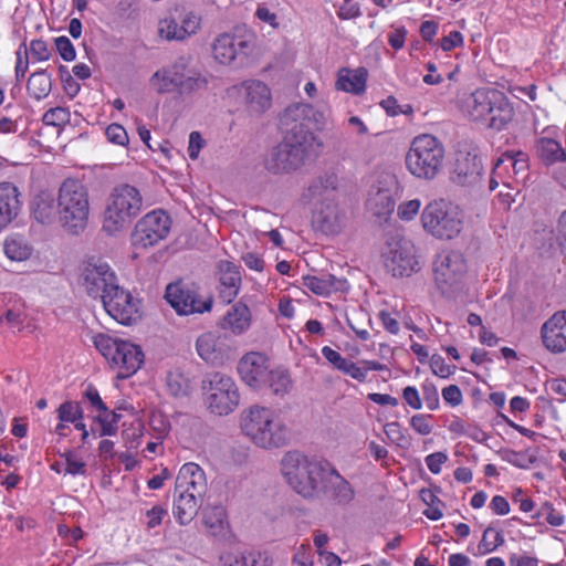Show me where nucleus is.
<instances>
[{
	"mask_svg": "<svg viewBox=\"0 0 566 566\" xmlns=\"http://www.w3.org/2000/svg\"><path fill=\"white\" fill-rule=\"evenodd\" d=\"M338 188V175L334 170H327L313 180L303 197L306 200L336 199Z\"/></svg>",
	"mask_w": 566,
	"mask_h": 566,
	"instance_id": "29",
	"label": "nucleus"
},
{
	"mask_svg": "<svg viewBox=\"0 0 566 566\" xmlns=\"http://www.w3.org/2000/svg\"><path fill=\"white\" fill-rule=\"evenodd\" d=\"M292 379L284 369L270 370L263 387H269L276 396L283 397L292 389Z\"/></svg>",
	"mask_w": 566,
	"mask_h": 566,
	"instance_id": "40",
	"label": "nucleus"
},
{
	"mask_svg": "<svg viewBox=\"0 0 566 566\" xmlns=\"http://www.w3.org/2000/svg\"><path fill=\"white\" fill-rule=\"evenodd\" d=\"M396 201L388 188H371L366 207L373 216L387 220L395 210Z\"/></svg>",
	"mask_w": 566,
	"mask_h": 566,
	"instance_id": "32",
	"label": "nucleus"
},
{
	"mask_svg": "<svg viewBox=\"0 0 566 566\" xmlns=\"http://www.w3.org/2000/svg\"><path fill=\"white\" fill-rule=\"evenodd\" d=\"M327 465V461L307 457L297 450L285 452L280 462L287 484L305 499L318 496Z\"/></svg>",
	"mask_w": 566,
	"mask_h": 566,
	"instance_id": "3",
	"label": "nucleus"
},
{
	"mask_svg": "<svg viewBox=\"0 0 566 566\" xmlns=\"http://www.w3.org/2000/svg\"><path fill=\"white\" fill-rule=\"evenodd\" d=\"M55 46H56V50L60 53L61 57L64 61L70 62L75 59V56H76L75 49L69 38H66V36L56 38Z\"/></svg>",
	"mask_w": 566,
	"mask_h": 566,
	"instance_id": "57",
	"label": "nucleus"
},
{
	"mask_svg": "<svg viewBox=\"0 0 566 566\" xmlns=\"http://www.w3.org/2000/svg\"><path fill=\"white\" fill-rule=\"evenodd\" d=\"M61 422H75L83 419V409L77 402L65 401L57 409Z\"/></svg>",
	"mask_w": 566,
	"mask_h": 566,
	"instance_id": "51",
	"label": "nucleus"
},
{
	"mask_svg": "<svg viewBox=\"0 0 566 566\" xmlns=\"http://www.w3.org/2000/svg\"><path fill=\"white\" fill-rule=\"evenodd\" d=\"M117 418L118 416L114 411H111L108 408H106V411L98 412L96 417V420L99 424L98 436L103 437L114 434L117 430Z\"/></svg>",
	"mask_w": 566,
	"mask_h": 566,
	"instance_id": "50",
	"label": "nucleus"
},
{
	"mask_svg": "<svg viewBox=\"0 0 566 566\" xmlns=\"http://www.w3.org/2000/svg\"><path fill=\"white\" fill-rule=\"evenodd\" d=\"M153 471H154L153 476L147 480V486L150 490H158V489L163 488L164 482L166 480H168L171 476V474H170L169 470L165 467H160L158 472H156L157 469L154 467Z\"/></svg>",
	"mask_w": 566,
	"mask_h": 566,
	"instance_id": "61",
	"label": "nucleus"
},
{
	"mask_svg": "<svg viewBox=\"0 0 566 566\" xmlns=\"http://www.w3.org/2000/svg\"><path fill=\"white\" fill-rule=\"evenodd\" d=\"M208 491L205 471L193 462L185 463L176 478L172 513L181 525L189 524L201 507Z\"/></svg>",
	"mask_w": 566,
	"mask_h": 566,
	"instance_id": "4",
	"label": "nucleus"
},
{
	"mask_svg": "<svg viewBox=\"0 0 566 566\" xmlns=\"http://www.w3.org/2000/svg\"><path fill=\"white\" fill-rule=\"evenodd\" d=\"M201 15L193 11L182 9L178 15L179 30L184 41L198 33L201 28Z\"/></svg>",
	"mask_w": 566,
	"mask_h": 566,
	"instance_id": "43",
	"label": "nucleus"
},
{
	"mask_svg": "<svg viewBox=\"0 0 566 566\" xmlns=\"http://www.w3.org/2000/svg\"><path fill=\"white\" fill-rule=\"evenodd\" d=\"M107 139L116 145L124 146L128 143V135L125 128L119 124H111L105 130Z\"/></svg>",
	"mask_w": 566,
	"mask_h": 566,
	"instance_id": "54",
	"label": "nucleus"
},
{
	"mask_svg": "<svg viewBox=\"0 0 566 566\" xmlns=\"http://www.w3.org/2000/svg\"><path fill=\"white\" fill-rule=\"evenodd\" d=\"M28 49L25 48L24 44H21L19 50L17 51L15 77L18 82H20L24 77L28 71Z\"/></svg>",
	"mask_w": 566,
	"mask_h": 566,
	"instance_id": "58",
	"label": "nucleus"
},
{
	"mask_svg": "<svg viewBox=\"0 0 566 566\" xmlns=\"http://www.w3.org/2000/svg\"><path fill=\"white\" fill-rule=\"evenodd\" d=\"M521 156H523L521 153L516 155L503 154L495 161V174H497V170H501L502 168L506 169L507 167H512L515 174L524 171L527 168V164L524 158H520Z\"/></svg>",
	"mask_w": 566,
	"mask_h": 566,
	"instance_id": "47",
	"label": "nucleus"
},
{
	"mask_svg": "<svg viewBox=\"0 0 566 566\" xmlns=\"http://www.w3.org/2000/svg\"><path fill=\"white\" fill-rule=\"evenodd\" d=\"M149 86L157 93H178V83L175 75V61L157 70L149 78Z\"/></svg>",
	"mask_w": 566,
	"mask_h": 566,
	"instance_id": "36",
	"label": "nucleus"
},
{
	"mask_svg": "<svg viewBox=\"0 0 566 566\" xmlns=\"http://www.w3.org/2000/svg\"><path fill=\"white\" fill-rule=\"evenodd\" d=\"M492 111L486 118L488 126L502 130L506 127V125L512 120L514 111L511 106L507 97L501 93L500 97L496 101V105H492Z\"/></svg>",
	"mask_w": 566,
	"mask_h": 566,
	"instance_id": "37",
	"label": "nucleus"
},
{
	"mask_svg": "<svg viewBox=\"0 0 566 566\" xmlns=\"http://www.w3.org/2000/svg\"><path fill=\"white\" fill-rule=\"evenodd\" d=\"M70 112L65 107H54L46 111L43 115V123L51 126H63L70 122Z\"/></svg>",
	"mask_w": 566,
	"mask_h": 566,
	"instance_id": "52",
	"label": "nucleus"
},
{
	"mask_svg": "<svg viewBox=\"0 0 566 566\" xmlns=\"http://www.w3.org/2000/svg\"><path fill=\"white\" fill-rule=\"evenodd\" d=\"M208 409L218 416L234 411L240 402V394L234 380L224 374L213 373L203 381Z\"/></svg>",
	"mask_w": 566,
	"mask_h": 566,
	"instance_id": "11",
	"label": "nucleus"
},
{
	"mask_svg": "<svg viewBox=\"0 0 566 566\" xmlns=\"http://www.w3.org/2000/svg\"><path fill=\"white\" fill-rule=\"evenodd\" d=\"M56 202L61 227L72 234L82 232L86 228L90 213L86 187L78 179H65L59 188Z\"/></svg>",
	"mask_w": 566,
	"mask_h": 566,
	"instance_id": "5",
	"label": "nucleus"
},
{
	"mask_svg": "<svg viewBox=\"0 0 566 566\" xmlns=\"http://www.w3.org/2000/svg\"><path fill=\"white\" fill-rule=\"evenodd\" d=\"M424 461L431 473L439 474L442 464L448 461V455L444 452H434L427 455Z\"/></svg>",
	"mask_w": 566,
	"mask_h": 566,
	"instance_id": "62",
	"label": "nucleus"
},
{
	"mask_svg": "<svg viewBox=\"0 0 566 566\" xmlns=\"http://www.w3.org/2000/svg\"><path fill=\"white\" fill-rule=\"evenodd\" d=\"M384 431L388 439L398 446H403V442H407L402 428L397 421L385 424Z\"/></svg>",
	"mask_w": 566,
	"mask_h": 566,
	"instance_id": "59",
	"label": "nucleus"
},
{
	"mask_svg": "<svg viewBox=\"0 0 566 566\" xmlns=\"http://www.w3.org/2000/svg\"><path fill=\"white\" fill-rule=\"evenodd\" d=\"M439 45L444 52L452 51L463 45V35L459 31H451L440 40Z\"/></svg>",
	"mask_w": 566,
	"mask_h": 566,
	"instance_id": "60",
	"label": "nucleus"
},
{
	"mask_svg": "<svg viewBox=\"0 0 566 566\" xmlns=\"http://www.w3.org/2000/svg\"><path fill=\"white\" fill-rule=\"evenodd\" d=\"M312 153V150L283 138L269 151L265 158V168L272 174L291 172L303 166Z\"/></svg>",
	"mask_w": 566,
	"mask_h": 566,
	"instance_id": "15",
	"label": "nucleus"
},
{
	"mask_svg": "<svg viewBox=\"0 0 566 566\" xmlns=\"http://www.w3.org/2000/svg\"><path fill=\"white\" fill-rule=\"evenodd\" d=\"M198 355L209 364L220 365L224 359V349L220 337L208 332L200 335L196 343Z\"/></svg>",
	"mask_w": 566,
	"mask_h": 566,
	"instance_id": "34",
	"label": "nucleus"
},
{
	"mask_svg": "<svg viewBox=\"0 0 566 566\" xmlns=\"http://www.w3.org/2000/svg\"><path fill=\"white\" fill-rule=\"evenodd\" d=\"M444 153V146L437 137L419 135L406 154V167L412 176L432 180L443 168Z\"/></svg>",
	"mask_w": 566,
	"mask_h": 566,
	"instance_id": "6",
	"label": "nucleus"
},
{
	"mask_svg": "<svg viewBox=\"0 0 566 566\" xmlns=\"http://www.w3.org/2000/svg\"><path fill=\"white\" fill-rule=\"evenodd\" d=\"M360 14V7L357 2L352 0H345L339 7L338 17L340 19H354Z\"/></svg>",
	"mask_w": 566,
	"mask_h": 566,
	"instance_id": "64",
	"label": "nucleus"
},
{
	"mask_svg": "<svg viewBox=\"0 0 566 566\" xmlns=\"http://www.w3.org/2000/svg\"><path fill=\"white\" fill-rule=\"evenodd\" d=\"M502 92L493 88H479L474 91L464 101V111L468 116L475 122H486L492 105H496V101Z\"/></svg>",
	"mask_w": 566,
	"mask_h": 566,
	"instance_id": "25",
	"label": "nucleus"
},
{
	"mask_svg": "<svg viewBox=\"0 0 566 566\" xmlns=\"http://www.w3.org/2000/svg\"><path fill=\"white\" fill-rule=\"evenodd\" d=\"M30 54L36 61H46L51 55L46 43L42 40H33L30 43Z\"/></svg>",
	"mask_w": 566,
	"mask_h": 566,
	"instance_id": "63",
	"label": "nucleus"
},
{
	"mask_svg": "<svg viewBox=\"0 0 566 566\" xmlns=\"http://www.w3.org/2000/svg\"><path fill=\"white\" fill-rule=\"evenodd\" d=\"M171 228L170 217L161 209L144 216V248L167 238Z\"/></svg>",
	"mask_w": 566,
	"mask_h": 566,
	"instance_id": "27",
	"label": "nucleus"
},
{
	"mask_svg": "<svg viewBox=\"0 0 566 566\" xmlns=\"http://www.w3.org/2000/svg\"><path fill=\"white\" fill-rule=\"evenodd\" d=\"M4 253L13 261H22L29 258L31 249L17 239H8L4 242Z\"/></svg>",
	"mask_w": 566,
	"mask_h": 566,
	"instance_id": "49",
	"label": "nucleus"
},
{
	"mask_svg": "<svg viewBox=\"0 0 566 566\" xmlns=\"http://www.w3.org/2000/svg\"><path fill=\"white\" fill-rule=\"evenodd\" d=\"M192 56L180 55L175 60V75L179 95H191L208 86V78L198 70L190 67Z\"/></svg>",
	"mask_w": 566,
	"mask_h": 566,
	"instance_id": "19",
	"label": "nucleus"
},
{
	"mask_svg": "<svg viewBox=\"0 0 566 566\" xmlns=\"http://www.w3.org/2000/svg\"><path fill=\"white\" fill-rule=\"evenodd\" d=\"M384 258L392 276H409L420 269L415 244L403 238H392L387 243Z\"/></svg>",
	"mask_w": 566,
	"mask_h": 566,
	"instance_id": "13",
	"label": "nucleus"
},
{
	"mask_svg": "<svg viewBox=\"0 0 566 566\" xmlns=\"http://www.w3.org/2000/svg\"><path fill=\"white\" fill-rule=\"evenodd\" d=\"M421 222L427 232L442 240L458 237L463 224L460 209L443 199L433 200L424 207Z\"/></svg>",
	"mask_w": 566,
	"mask_h": 566,
	"instance_id": "8",
	"label": "nucleus"
},
{
	"mask_svg": "<svg viewBox=\"0 0 566 566\" xmlns=\"http://www.w3.org/2000/svg\"><path fill=\"white\" fill-rule=\"evenodd\" d=\"M234 88L251 115H262L271 107V90L263 82L256 80L244 81Z\"/></svg>",
	"mask_w": 566,
	"mask_h": 566,
	"instance_id": "18",
	"label": "nucleus"
},
{
	"mask_svg": "<svg viewBox=\"0 0 566 566\" xmlns=\"http://www.w3.org/2000/svg\"><path fill=\"white\" fill-rule=\"evenodd\" d=\"M223 566H272L266 553L255 549H229L220 555Z\"/></svg>",
	"mask_w": 566,
	"mask_h": 566,
	"instance_id": "30",
	"label": "nucleus"
},
{
	"mask_svg": "<svg viewBox=\"0 0 566 566\" xmlns=\"http://www.w3.org/2000/svg\"><path fill=\"white\" fill-rule=\"evenodd\" d=\"M253 49L250 35L223 32L218 34L211 43L213 60L226 66L243 63Z\"/></svg>",
	"mask_w": 566,
	"mask_h": 566,
	"instance_id": "12",
	"label": "nucleus"
},
{
	"mask_svg": "<svg viewBox=\"0 0 566 566\" xmlns=\"http://www.w3.org/2000/svg\"><path fill=\"white\" fill-rule=\"evenodd\" d=\"M202 518L206 527L214 536L222 534L227 528V514L224 507L221 505L205 507Z\"/></svg>",
	"mask_w": 566,
	"mask_h": 566,
	"instance_id": "38",
	"label": "nucleus"
},
{
	"mask_svg": "<svg viewBox=\"0 0 566 566\" xmlns=\"http://www.w3.org/2000/svg\"><path fill=\"white\" fill-rule=\"evenodd\" d=\"M157 33L166 41H184L179 23L174 18H165L158 22Z\"/></svg>",
	"mask_w": 566,
	"mask_h": 566,
	"instance_id": "46",
	"label": "nucleus"
},
{
	"mask_svg": "<svg viewBox=\"0 0 566 566\" xmlns=\"http://www.w3.org/2000/svg\"><path fill=\"white\" fill-rule=\"evenodd\" d=\"M142 208L139 190L129 185L116 187L109 195L103 213V230L115 234L126 229Z\"/></svg>",
	"mask_w": 566,
	"mask_h": 566,
	"instance_id": "7",
	"label": "nucleus"
},
{
	"mask_svg": "<svg viewBox=\"0 0 566 566\" xmlns=\"http://www.w3.org/2000/svg\"><path fill=\"white\" fill-rule=\"evenodd\" d=\"M337 279L332 274H322L319 276L308 275L303 277V284L310 291L315 293L316 295H328L333 291H336L337 287Z\"/></svg>",
	"mask_w": 566,
	"mask_h": 566,
	"instance_id": "39",
	"label": "nucleus"
},
{
	"mask_svg": "<svg viewBox=\"0 0 566 566\" xmlns=\"http://www.w3.org/2000/svg\"><path fill=\"white\" fill-rule=\"evenodd\" d=\"M546 349L554 354L566 352V311L555 313L541 328Z\"/></svg>",
	"mask_w": 566,
	"mask_h": 566,
	"instance_id": "24",
	"label": "nucleus"
},
{
	"mask_svg": "<svg viewBox=\"0 0 566 566\" xmlns=\"http://www.w3.org/2000/svg\"><path fill=\"white\" fill-rule=\"evenodd\" d=\"M504 543V537L500 532H495L492 527H488L478 545L481 554L493 552Z\"/></svg>",
	"mask_w": 566,
	"mask_h": 566,
	"instance_id": "48",
	"label": "nucleus"
},
{
	"mask_svg": "<svg viewBox=\"0 0 566 566\" xmlns=\"http://www.w3.org/2000/svg\"><path fill=\"white\" fill-rule=\"evenodd\" d=\"M366 81L367 71L365 69H342L338 72L336 88L353 94H360L366 88Z\"/></svg>",
	"mask_w": 566,
	"mask_h": 566,
	"instance_id": "35",
	"label": "nucleus"
},
{
	"mask_svg": "<svg viewBox=\"0 0 566 566\" xmlns=\"http://www.w3.org/2000/svg\"><path fill=\"white\" fill-rule=\"evenodd\" d=\"M242 432L259 448L271 450L289 443L290 430L272 408L253 405L240 416Z\"/></svg>",
	"mask_w": 566,
	"mask_h": 566,
	"instance_id": "1",
	"label": "nucleus"
},
{
	"mask_svg": "<svg viewBox=\"0 0 566 566\" xmlns=\"http://www.w3.org/2000/svg\"><path fill=\"white\" fill-rule=\"evenodd\" d=\"M21 209L20 192L11 182L0 184V231L9 226Z\"/></svg>",
	"mask_w": 566,
	"mask_h": 566,
	"instance_id": "28",
	"label": "nucleus"
},
{
	"mask_svg": "<svg viewBox=\"0 0 566 566\" xmlns=\"http://www.w3.org/2000/svg\"><path fill=\"white\" fill-rule=\"evenodd\" d=\"M165 297L180 315L209 312L213 303L211 297L201 301L197 291L182 282L168 284Z\"/></svg>",
	"mask_w": 566,
	"mask_h": 566,
	"instance_id": "17",
	"label": "nucleus"
},
{
	"mask_svg": "<svg viewBox=\"0 0 566 566\" xmlns=\"http://www.w3.org/2000/svg\"><path fill=\"white\" fill-rule=\"evenodd\" d=\"M434 281L444 295H450L462 283L467 273V262L462 253H442L434 262Z\"/></svg>",
	"mask_w": 566,
	"mask_h": 566,
	"instance_id": "14",
	"label": "nucleus"
},
{
	"mask_svg": "<svg viewBox=\"0 0 566 566\" xmlns=\"http://www.w3.org/2000/svg\"><path fill=\"white\" fill-rule=\"evenodd\" d=\"M483 165L480 157L471 153L458 155L451 179L454 184L465 187L476 186L482 178Z\"/></svg>",
	"mask_w": 566,
	"mask_h": 566,
	"instance_id": "23",
	"label": "nucleus"
},
{
	"mask_svg": "<svg viewBox=\"0 0 566 566\" xmlns=\"http://www.w3.org/2000/svg\"><path fill=\"white\" fill-rule=\"evenodd\" d=\"M327 123L323 111L315 109L305 103H295L287 106L279 117V127L283 138L314 151L322 147L321 140L313 129L322 130Z\"/></svg>",
	"mask_w": 566,
	"mask_h": 566,
	"instance_id": "2",
	"label": "nucleus"
},
{
	"mask_svg": "<svg viewBox=\"0 0 566 566\" xmlns=\"http://www.w3.org/2000/svg\"><path fill=\"white\" fill-rule=\"evenodd\" d=\"M32 213L34 219L41 224H52L56 220L60 222V209L56 198L46 191H42L34 197Z\"/></svg>",
	"mask_w": 566,
	"mask_h": 566,
	"instance_id": "31",
	"label": "nucleus"
},
{
	"mask_svg": "<svg viewBox=\"0 0 566 566\" xmlns=\"http://www.w3.org/2000/svg\"><path fill=\"white\" fill-rule=\"evenodd\" d=\"M217 275L219 280V297L231 303L239 294L242 277L240 268L233 262L222 260L217 265Z\"/></svg>",
	"mask_w": 566,
	"mask_h": 566,
	"instance_id": "26",
	"label": "nucleus"
},
{
	"mask_svg": "<svg viewBox=\"0 0 566 566\" xmlns=\"http://www.w3.org/2000/svg\"><path fill=\"white\" fill-rule=\"evenodd\" d=\"M102 303L108 315L123 325H132L142 317L138 311L139 300L133 297L118 283L114 290L104 295Z\"/></svg>",
	"mask_w": 566,
	"mask_h": 566,
	"instance_id": "16",
	"label": "nucleus"
},
{
	"mask_svg": "<svg viewBox=\"0 0 566 566\" xmlns=\"http://www.w3.org/2000/svg\"><path fill=\"white\" fill-rule=\"evenodd\" d=\"M314 205L313 223L326 234H335L340 231L344 213L336 199L311 200Z\"/></svg>",
	"mask_w": 566,
	"mask_h": 566,
	"instance_id": "21",
	"label": "nucleus"
},
{
	"mask_svg": "<svg viewBox=\"0 0 566 566\" xmlns=\"http://www.w3.org/2000/svg\"><path fill=\"white\" fill-rule=\"evenodd\" d=\"M96 349L118 368V378H128L142 366V350L128 340L113 338L106 334L93 336Z\"/></svg>",
	"mask_w": 566,
	"mask_h": 566,
	"instance_id": "9",
	"label": "nucleus"
},
{
	"mask_svg": "<svg viewBox=\"0 0 566 566\" xmlns=\"http://www.w3.org/2000/svg\"><path fill=\"white\" fill-rule=\"evenodd\" d=\"M536 148L539 157L547 165L564 160L566 157V153L560 145L551 138H541L537 142Z\"/></svg>",
	"mask_w": 566,
	"mask_h": 566,
	"instance_id": "41",
	"label": "nucleus"
},
{
	"mask_svg": "<svg viewBox=\"0 0 566 566\" xmlns=\"http://www.w3.org/2000/svg\"><path fill=\"white\" fill-rule=\"evenodd\" d=\"M534 517H545L552 526H562L564 516L555 511L551 503H544Z\"/></svg>",
	"mask_w": 566,
	"mask_h": 566,
	"instance_id": "53",
	"label": "nucleus"
},
{
	"mask_svg": "<svg viewBox=\"0 0 566 566\" xmlns=\"http://www.w3.org/2000/svg\"><path fill=\"white\" fill-rule=\"evenodd\" d=\"M167 388L171 395L185 396L190 389V379L180 368H174L166 376Z\"/></svg>",
	"mask_w": 566,
	"mask_h": 566,
	"instance_id": "44",
	"label": "nucleus"
},
{
	"mask_svg": "<svg viewBox=\"0 0 566 566\" xmlns=\"http://www.w3.org/2000/svg\"><path fill=\"white\" fill-rule=\"evenodd\" d=\"M251 325V311L247 304L237 302L221 319V327L235 335L244 333Z\"/></svg>",
	"mask_w": 566,
	"mask_h": 566,
	"instance_id": "33",
	"label": "nucleus"
},
{
	"mask_svg": "<svg viewBox=\"0 0 566 566\" xmlns=\"http://www.w3.org/2000/svg\"><path fill=\"white\" fill-rule=\"evenodd\" d=\"M117 283L116 273L102 258L90 256L82 262L78 284L88 296L102 301Z\"/></svg>",
	"mask_w": 566,
	"mask_h": 566,
	"instance_id": "10",
	"label": "nucleus"
},
{
	"mask_svg": "<svg viewBox=\"0 0 566 566\" xmlns=\"http://www.w3.org/2000/svg\"><path fill=\"white\" fill-rule=\"evenodd\" d=\"M321 493L338 505H347L355 499L352 484L329 463L321 484Z\"/></svg>",
	"mask_w": 566,
	"mask_h": 566,
	"instance_id": "22",
	"label": "nucleus"
},
{
	"mask_svg": "<svg viewBox=\"0 0 566 566\" xmlns=\"http://www.w3.org/2000/svg\"><path fill=\"white\" fill-rule=\"evenodd\" d=\"M51 76L46 73V71H36L29 77L28 91L34 98L41 99L48 96L51 92Z\"/></svg>",
	"mask_w": 566,
	"mask_h": 566,
	"instance_id": "42",
	"label": "nucleus"
},
{
	"mask_svg": "<svg viewBox=\"0 0 566 566\" xmlns=\"http://www.w3.org/2000/svg\"><path fill=\"white\" fill-rule=\"evenodd\" d=\"M430 415H415L410 419L411 428L421 436H427L432 431V424Z\"/></svg>",
	"mask_w": 566,
	"mask_h": 566,
	"instance_id": "56",
	"label": "nucleus"
},
{
	"mask_svg": "<svg viewBox=\"0 0 566 566\" xmlns=\"http://www.w3.org/2000/svg\"><path fill=\"white\" fill-rule=\"evenodd\" d=\"M148 426L153 432L154 439L156 440H163L167 436L170 428V423L166 415L157 409L150 411Z\"/></svg>",
	"mask_w": 566,
	"mask_h": 566,
	"instance_id": "45",
	"label": "nucleus"
},
{
	"mask_svg": "<svg viewBox=\"0 0 566 566\" xmlns=\"http://www.w3.org/2000/svg\"><path fill=\"white\" fill-rule=\"evenodd\" d=\"M238 371L249 387L261 389L270 371L269 359L261 353H248L240 359Z\"/></svg>",
	"mask_w": 566,
	"mask_h": 566,
	"instance_id": "20",
	"label": "nucleus"
},
{
	"mask_svg": "<svg viewBox=\"0 0 566 566\" xmlns=\"http://www.w3.org/2000/svg\"><path fill=\"white\" fill-rule=\"evenodd\" d=\"M421 202L419 199H412L398 206L397 214L401 220L410 221L419 212Z\"/></svg>",
	"mask_w": 566,
	"mask_h": 566,
	"instance_id": "55",
	"label": "nucleus"
}]
</instances>
